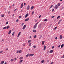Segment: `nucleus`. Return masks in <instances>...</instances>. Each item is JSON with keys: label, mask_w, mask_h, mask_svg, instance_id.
Masks as SVG:
<instances>
[{"label": "nucleus", "mask_w": 64, "mask_h": 64, "mask_svg": "<svg viewBox=\"0 0 64 64\" xmlns=\"http://www.w3.org/2000/svg\"><path fill=\"white\" fill-rule=\"evenodd\" d=\"M38 23H39V22H37L34 25V29H35L37 28V26L38 24Z\"/></svg>", "instance_id": "obj_1"}, {"label": "nucleus", "mask_w": 64, "mask_h": 64, "mask_svg": "<svg viewBox=\"0 0 64 64\" xmlns=\"http://www.w3.org/2000/svg\"><path fill=\"white\" fill-rule=\"evenodd\" d=\"M26 25H25L24 26L23 28H22L23 30H24V29L26 28Z\"/></svg>", "instance_id": "obj_2"}, {"label": "nucleus", "mask_w": 64, "mask_h": 64, "mask_svg": "<svg viewBox=\"0 0 64 64\" xmlns=\"http://www.w3.org/2000/svg\"><path fill=\"white\" fill-rule=\"evenodd\" d=\"M34 55V54H30L29 56H33Z\"/></svg>", "instance_id": "obj_3"}, {"label": "nucleus", "mask_w": 64, "mask_h": 64, "mask_svg": "<svg viewBox=\"0 0 64 64\" xmlns=\"http://www.w3.org/2000/svg\"><path fill=\"white\" fill-rule=\"evenodd\" d=\"M54 8L55 9H58V6H57V5H56L55 7Z\"/></svg>", "instance_id": "obj_4"}, {"label": "nucleus", "mask_w": 64, "mask_h": 64, "mask_svg": "<svg viewBox=\"0 0 64 64\" xmlns=\"http://www.w3.org/2000/svg\"><path fill=\"white\" fill-rule=\"evenodd\" d=\"M21 34V32H20L18 35V37H19V36H20Z\"/></svg>", "instance_id": "obj_5"}, {"label": "nucleus", "mask_w": 64, "mask_h": 64, "mask_svg": "<svg viewBox=\"0 0 64 64\" xmlns=\"http://www.w3.org/2000/svg\"><path fill=\"white\" fill-rule=\"evenodd\" d=\"M21 34V32H20L18 35V37H19V36H20Z\"/></svg>", "instance_id": "obj_6"}, {"label": "nucleus", "mask_w": 64, "mask_h": 64, "mask_svg": "<svg viewBox=\"0 0 64 64\" xmlns=\"http://www.w3.org/2000/svg\"><path fill=\"white\" fill-rule=\"evenodd\" d=\"M21 34V32H20L18 35V37H19V36H20Z\"/></svg>", "instance_id": "obj_7"}, {"label": "nucleus", "mask_w": 64, "mask_h": 64, "mask_svg": "<svg viewBox=\"0 0 64 64\" xmlns=\"http://www.w3.org/2000/svg\"><path fill=\"white\" fill-rule=\"evenodd\" d=\"M63 38V36L62 35H60V39H62Z\"/></svg>", "instance_id": "obj_8"}, {"label": "nucleus", "mask_w": 64, "mask_h": 64, "mask_svg": "<svg viewBox=\"0 0 64 64\" xmlns=\"http://www.w3.org/2000/svg\"><path fill=\"white\" fill-rule=\"evenodd\" d=\"M11 31H12V30H10L8 32V35H10V34H11Z\"/></svg>", "instance_id": "obj_9"}, {"label": "nucleus", "mask_w": 64, "mask_h": 64, "mask_svg": "<svg viewBox=\"0 0 64 64\" xmlns=\"http://www.w3.org/2000/svg\"><path fill=\"white\" fill-rule=\"evenodd\" d=\"M24 4L23 3L22 4H21V6L20 7L21 8H23V6Z\"/></svg>", "instance_id": "obj_10"}, {"label": "nucleus", "mask_w": 64, "mask_h": 64, "mask_svg": "<svg viewBox=\"0 0 64 64\" xmlns=\"http://www.w3.org/2000/svg\"><path fill=\"white\" fill-rule=\"evenodd\" d=\"M30 8V6L28 5V7L27 8V10H29Z\"/></svg>", "instance_id": "obj_11"}, {"label": "nucleus", "mask_w": 64, "mask_h": 64, "mask_svg": "<svg viewBox=\"0 0 64 64\" xmlns=\"http://www.w3.org/2000/svg\"><path fill=\"white\" fill-rule=\"evenodd\" d=\"M29 20V18L26 19L25 20V22H27V21H28Z\"/></svg>", "instance_id": "obj_12"}, {"label": "nucleus", "mask_w": 64, "mask_h": 64, "mask_svg": "<svg viewBox=\"0 0 64 64\" xmlns=\"http://www.w3.org/2000/svg\"><path fill=\"white\" fill-rule=\"evenodd\" d=\"M28 15H29V14H27L26 15V16H25V18H27V17H28Z\"/></svg>", "instance_id": "obj_13"}, {"label": "nucleus", "mask_w": 64, "mask_h": 64, "mask_svg": "<svg viewBox=\"0 0 64 64\" xmlns=\"http://www.w3.org/2000/svg\"><path fill=\"white\" fill-rule=\"evenodd\" d=\"M53 52V50H51L50 52V53H52Z\"/></svg>", "instance_id": "obj_14"}, {"label": "nucleus", "mask_w": 64, "mask_h": 64, "mask_svg": "<svg viewBox=\"0 0 64 64\" xmlns=\"http://www.w3.org/2000/svg\"><path fill=\"white\" fill-rule=\"evenodd\" d=\"M44 43H45V41H43L42 42V45H44Z\"/></svg>", "instance_id": "obj_15"}, {"label": "nucleus", "mask_w": 64, "mask_h": 64, "mask_svg": "<svg viewBox=\"0 0 64 64\" xmlns=\"http://www.w3.org/2000/svg\"><path fill=\"white\" fill-rule=\"evenodd\" d=\"M60 5H61V4L60 3H58V6L59 7L60 6Z\"/></svg>", "instance_id": "obj_16"}, {"label": "nucleus", "mask_w": 64, "mask_h": 64, "mask_svg": "<svg viewBox=\"0 0 64 64\" xmlns=\"http://www.w3.org/2000/svg\"><path fill=\"white\" fill-rule=\"evenodd\" d=\"M4 62H5L4 61L2 62H1V64H4Z\"/></svg>", "instance_id": "obj_17"}, {"label": "nucleus", "mask_w": 64, "mask_h": 64, "mask_svg": "<svg viewBox=\"0 0 64 64\" xmlns=\"http://www.w3.org/2000/svg\"><path fill=\"white\" fill-rule=\"evenodd\" d=\"M34 8V7L32 6L31 8V9H30L31 10H33V9Z\"/></svg>", "instance_id": "obj_18"}, {"label": "nucleus", "mask_w": 64, "mask_h": 64, "mask_svg": "<svg viewBox=\"0 0 64 64\" xmlns=\"http://www.w3.org/2000/svg\"><path fill=\"white\" fill-rule=\"evenodd\" d=\"M33 31L34 32V33H36V30H33Z\"/></svg>", "instance_id": "obj_19"}, {"label": "nucleus", "mask_w": 64, "mask_h": 64, "mask_svg": "<svg viewBox=\"0 0 64 64\" xmlns=\"http://www.w3.org/2000/svg\"><path fill=\"white\" fill-rule=\"evenodd\" d=\"M63 47H64V44H62L61 45V48H63Z\"/></svg>", "instance_id": "obj_20"}, {"label": "nucleus", "mask_w": 64, "mask_h": 64, "mask_svg": "<svg viewBox=\"0 0 64 64\" xmlns=\"http://www.w3.org/2000/svg\"><path fill=\"white\" fill-rule=\"evenodd\" d=\"M44 62H45V61H44V60H42L41 61L42 63H44Z\"/></svg>", "instance_id": "obj_21"}, {"label": "nucleus", "mask_w": 64, "mask_h": 64, "mask_svg": "<svg viewBox=\"0 0 64 64\" xmlns=\"http://www.w3.org/2000/svg\"><path fill=\"white\" fill-rule=\"evenodd\" d=\"M46 49V46H44V50H45Z\"/></svg>", "instance_id": "obj_22"}, {"label": "nucleus", "mask_w": 64, "mask_h": 64, "mask_svg": "<svg viewBox=\"0 0 64 64\" xmlns=\"http://www.w3.org/2000/svg\"><path fill=\"white\" fill-rule=\"evenodd\" d=\"M15 34V32H14L12 34V35L13 36H14V34Z\"/></svg>", "instance_id": "obj_23"}, {"label": "nucleus", "mask_w": 64, "mask_h": 64, "mask_svg": "<svg viewBox=\"0 0 64 64\" xmlns=\"http://www.w3.org/2000/svg\"><path fill=\"white\" fill-rule=\"evenodd\" d=\"M29 54H28L26 55V57H29Z\"/></svg>", "instance_id": "obj_24"}, {"label": "nucleus", "mask_w": 64, "mask_h": 64, "mask_svg": "<svg viewBox=\"0 0 64 64\" xmlns=\"http://www.w3.org/2000/svg\"><path fill=\"white\" fill-rule=\"evenodd\" d=\"M53 5H52L50 8V9H51V8H52L53 7Z\"/></svg>", "instance_id": "obj_25"}, {"label": "nucleus", "mask_w": 64, "mask_h": 64, "mask_svg": "<svg viewBox=\"0 0 64 64\" xmlns=\"http://www.w3.org/2000/svg\"><path fill=\"white\" fill-rule=\"evenodd\" d=\"M3 52V51L2 50L0 51V54H1V53H2Z\"/></svg>", "instance_id": "obj_26"}, {"label": "nucleus", "mask_w": 64, "mask_h": 64, "mask_svg": "<svg viewBox=\"0 0 64 64\" xmlns=\"http://www.w3.org/2000/svg\"><path fill=\"white\" fill-rule=\"evenodd\" d=\"M6 28V29H8L9 28H10V26H8Z\"/></svg>", "instance_id": "obj_27"}, {"label": "nucleus", "mask_w": 64, "mask_h": 64, "mask_svg": "<svg viewBox=\"0 0 64 64\" xmlns=\"http://www.w3.org/2000/svg\"><path fill=\"white\" fill-rule=\"evenodd\" d=\"M4 14H3L2 16V18H3V17H4Z\"/></svg>", "instance_id": "obj_28"}, {"label": "nucleus", "mask_w": 64, "mask_h": 64, "mask_svg": "<svg viewBox=\"0 0 64 64\" xmlns=\"http://www.w3.org/2000/svg\"><path fill=\"white\" fill-rule=\"evenodd\" d=\"M14 60V59H12L11 60H10V61H11L12 62V61H13Z\"/></svg>", "instance_id": "obj_29"}, {"label": "nucleus", "mask_w": 64, "mask_h": 64, "mask_svg": "<svg viewBox=\"0 0 64 64\" xmlns=\"http://www.w3.org/2000/svg\"><path fill=\"white\" fill-rule=\"evenodd\" d=\"M34 14V11L32 12V14L33 15V14Z\"/></svg>", "instance_id": "obj_30"}, {"label": "nucleus", "mask_w": 64, "mask_h": 64, "mask_svg": "<svg viewBox=\"0 0 64 64\" xmlns=\"http://www.w3.org/2000/svg\"><path fill=\"white\" fill-rule=\"evenodd\" d=\"M34 38H37V36H34Z\"/></svg>", "instance_id": "obj_31"}, {"label": "nucleus", "mask_w": 64, "mask_h": 64, "mask_svg": "<svg viewBox=\"0 0 64 64\" xmlns=\"http://www.w3.org/2000/svg\"><path fill=\"white\" fill-rule=\"evenodd\" d=\"M22 62H23V60H21L20 62V63H22Z\"/></svg>", "instance_id": "obj_32"}, {"label": "nucleus", "mask_w": 64, "mask_h": 64, "mask_svg": "<svg viewBox=\"0 0 64 64\" xmlns=\"http://www.w3.org/2000/svg\"><path fill=\"white\" fill-rule=\"evenodd\" d=\"M18 9H16L14 10V11L15 12H16V11H17V10H18Z\"/></svg>", "instance_id": "obj_33"}, {"label": "nucleus", "mask_w": 64, "mask_h": 64, "mask_svg": "<svg viewBox=\"0 0 64 64\" xmlns=\"http://www.w3.org/2000/svg\"><path fill=\"white\" fill-rule=\"evenodd\" d=\"M47 21V20L46 19H45L44 20V22H45L46 21Z\"/></svg>", "instance_id": "obj_34"}, {"label": "nucleus", "mask_w": 64, "mask_h": 64, "mask_svg": "<svg viewBox=\"0 0 64 64\" xmlns=\"http://www.w3.org/2000/svg\"><path fill=\"white\" fill-rule=\"evenodd\" d=\"M31 41V40H29L28 41V43H30Z\"/></svg>", "instance_id": "obj_35"}, {"label": "nucleus", "mask_w": 64, "mask_h": 64, "mask_svg": "<svg viewBox=\"0 0 64 64\" xmlns=\"http://www.w3.org/2000/svg\"><path fill=\"white\" fill-rule=\"evenodd\" d=\"M60 18V16H59L57 18V19H59Z\"/></svg>", "instance_id": "obj_36"}, {"label": "nucleus", "mask_w": 64, "mask_h": 64, "mask_svg": "<svg viewBox=\"0 0 64 64\" xmlns=\"http://www.w3.org/2000/svg\"><path fill=\"white\" fill-rule=\"evenodd\" d=\"M17 60V58H14V60H15V61H16V60Z\"/></svg>", "instance_id": "obj_37"}, {"label": "nucleus", "mask_w": 64, "mask_h": 64, "mask_svg": "<svg viewBox=\"0 0 64 64\" xmlns=\"http://www.w3.org/2000/svg\"><path fill=\"white\" fill-rule=\"evenodd\" d=\"M22 52V51L21 50H20L19 51V53H21Z\"/></svg>", "instance_id": "obj_38"}, {"label": "nucleus", "mask_w": 64, "mask_h": 64, "mask_svg": "<svg viewBox=\"0 0 64 64\" xmlns=\"http://www.w3.org/2000/svg\"><path fill=\"white\" fill-rule=\"evenodd\" d=\"M42 37V35L40 37V38H41Z\"/></svg>", "instance_id": "obj_39"}, {"label": "nucleus", "mask_w": 64, "mask_h": 64, "mask_svg": "<svg viewBox=\"0 0 64 64\" xmlns=\"http://www.w3.org/2000/svg\"><path fill=\"white\" fill-rule=\"evenodd\" d=\"M33 47L34 48H36V46H34Z\"/></svg>", "instance_id": "obj_40"}, {"label": "nucleus", "mask_w": 64, "mask_h": 64, "mask_svg": "<svg viewBox=\"0 0 64 64\" xmlns=\"http://www.w3.org/2000/svg\"><path fill=\"white\" fill-rule=\"evenodd\" d=\"M6 27H5L3 28V29H6Z\"/></svg>", "instance_id": "obj_41"}, {"label": "nucleus", "mask_w": 64, "mask_h": 64, "mask_svg": "<svg viewBox=\"0 0 64 64\" xmlns=\"http://www.w3.org/2000/svg\"><path fill=\"white\" fill-rule=\"evenodd\" d=\"M29 45L30 46H31V43H30V44Z\"/></svg>", "instance_id": "obj_42"}, {"label": "nucleus", "mask_w": 64, "mask_h": 64, "mask_svg": "<svg viewBox=\"0 0 64 64\" xmlns=\"http://www.w3.org/2000/svg\"><path fill=\"white\" fill-rule=\"evenodd\" d=\"M61 23L60 22V21H59V22H58V24H60V23Z\"/></svg>", "instance_id": "obj_43"}, {"label": "nucleus", "mask_w": 64, "mask_h": 64, "mask_svg": "<svg viewBox=\"0 0 64 64\" xmlns=\"http://www.w3.org/2000/svg\"><path fill=\"white\" fill-rule=\"evenodd\" d=\"M8 24V22H7L6 23V24L7 25Z\"/></svg>", "instance_id": "obj_44"}, {"label": "nucleus", "mask_w": 64, "mask_h": 64, "mask_svg": "<svg viewBox=\"0 0 64 64\" xmlns=\"http://www.w3.org/2000/svg\"><path fill=\"white\" fill-rule=\"evenodd\" d=\"M57 27H56L54 28V30H55L56 29H57Z\"/></svg>", "instance_id": "obj_45"}, {"label": "nucleus", "mask_w": 64, "mask_h": 64, "mask_svg": "<svg viewBox=\"0 0 64 64\" xmlns=\"http://www.w3.org/2000/svg\"><path fill=\"white\" fill-rule=\"evenodd\" d=\"M62 21V19H61L59 21H60V22H61Z\"/></svg>", "instance_id": "obj_46"}, {"label": "nucleus", "mask_w": 64, "mask_h": 64, "mask_svg": "<svg viewBox=\"0 0 64 64\" xmlns=\"http://www.w3.org/2000/svg\"><path fill=\"white\" fill-rule=\"evenodd\" d=\"M20 59H23V57H21L20 58Z\"/></svg>", "instance_id": "obj_47"}, {"label": "nucleus", "mask_w": 64, "mask_h": 64, "mask_svg": "<svg viewBox=\"0 0 64 64\" xmlns=\"http://www.w3.org/2000/svg\"><path fill=\"white\" fill-rule=\"evenodd\" d=\"M19 21V20H17L16 21V22H17Z\"/></svg>", "instance_id": "obj_48"}, {"label": "nucleus", "mask_w": 64, "mask_h": 64, "mask_svg": "<svg viewBox=\"0 0 64 64\" xmlns=\"http://www.w3.org/2000/svg\"><path fill=\"white\" fill-rule=\"evenodd\" d=\"M54 11V9H53L52 10V12H53V11Z\"/></svg>", "instance_id": "obj_49"}, {"label": "nucleus", "mask_w": 64, "mask_h": 64, "mask_svg": "<svg viewBox=\"0 0 64 64\" xmlns=\"http://www.w3.org/2000/svg\"><path fill=\"white\" fill-rule=\"evenodd\" d=\"M52 18H54L55 17V16H53L52 17Z\"/></svg>", "instance_id": "obj_50"}, {"label": "nucleus", "mask_w": 64, "mask_h": 64, "mask_svg": "<svg viewBox=\"0 0 64 64\" xmlns=\"http://www.w3.org/2000/svg\"><path fill=\"white\" fill-rule=\"evenodd\" d=\"M19 18H21V16H20L19 17Z\"/></svg>", "instance_id": "obj_51"}, {"label": "nucleus", "mask_w": 64, "mask_h": 64, "mask_svg": "<svg viewBox=\"0 0 64 64\" xmlns=\"http://www.w3.org/2000/svg\"><path fill=\"white\" fill-rule=\"evenodd\" d=\"M24 24V23H23L22 24V26H23Z\"/></svg>", "instance_id": "obj_52"}, {"label": "nucleus", "mask_w": 64, "mask_h": 64, "mask_svg": "<svg viewBox=\"0 0 64 64\" xmlns=\"http://www.w3.org/2000/svg\"><path fill=\"white\" fill-rule=\"evenodd\" d=\"M54 46H52V49H54Z\"/></svg>", "instance_id": "obj_53"}, {"label": "nucleus", "mask_w": 64, "mask_h": 64, "mask_svg": "<svg viewBox=\"0 0 64 64\" xmlns=\"http://www.w3.org/2000/svg\"><path fill=\"white\" fill-rule=\"evenodd\" d=\"M55 39L56 40H57V39H58V38H57V37H56V38Z\"/></svg>", "instance_id": "obj_54"}, {"label": "nucleus", "mask_w": 64, "mask_h": 64, "mask_svg": "<svg viewBox=\"0 0 64 64\" xmlns=\"http://www.w3.org/2000/svg\"><path fill=\"white\" fill-rule=\"evenodd\" d=\"M16 53H19V51H18H18H17Z\"/></svg>", "instance_id": "obj_55"}, {"label": "nucleus", "mask_w": 64, "mask_h": 64, "mask_svg": "<svg viewBox=\"0 0 64 64\" xmlns=\"http://www.w3.org/2000/svg\"><path fill=\"white\" fill-rule=\"evenodd\" d=\"M62 58H64V55H63V56H62Z\"/></svg>", "instance_id": "obj_56"}, {"label": "nucleus", "mask_w": 64, "mask_h": 64, "mask_svg": "<svg viewBox=\"0 0 64 64\" xmlns=\"http://www.w3.org/2000/svg\"><path fill=\"white\" fill-rule=\"evenodd\" d=\"M41 17V16H39V18H40V17Z\"/></svg>", "instance_id": "obj_57"}, {"label": "nucleus", "mask_w": 64, "mask_h": 64, "mask_svg": "<svg viewBox=\"0 0 64 64\" xmlns=\"http://www.w3.org/2000/svg\"><path fill=\"white\" fill-rule=\"evenodd\" d=\"M8 50V48H6V51H7V50Z\"/></svg>", "instance_id": "obj_58"}, {"label": "nucleus", "mask_w": 64, "mask_h": 64, "mask_svg": "<svg viewBox=\"0 0 64 64\" xmlns=\"http://www.w3.org/2000/svg\"><path fill=\"white\" fill-rule=\"evenodd\" d=\"M60 46H61L59 45V46H58V48H60Z\"/></svg>", "instance_id": "obj_59"}, {"label": "nucleus", "mask_w": 64, "mask_h": 64, "mask_svg": "<svg viewBox=\"0 0 64 64\" xmlns=\"http://www.w3.org/2000/svg\"><path fill=\"white\" fill-rule=\"evenodd\" d=\"M47 62L48 63H49V60H48L47 61Z\"/></svg>", "instance_id": "obj_60"}, {"label": "nucleus", "mask_w": 64, "mask_h": 64, "mask_svg": "<svg viewBox=\"0 0 64 64\" xmlns=\"http://www.w3.org/2000/svg\"><path fill=\"white\" fill-rule=\"evenodd\" d=\"M24 6H26V3L24 4Z\"/></svg>", "instance_id": "obj_61"}, {"label": "nucleus", "mask_w": 64, "mask_h": 64, "mask_svg": "<svg viewBox=\"0 0 64 64\" xmlns=\"http://www.w3.org/2000/svg\"><path fill=\"white\" fill-rule=\"evenodd\" d=\"M8 14H10V11L8 13Z\"/></svg>", "instance_id": "obj_62"}, {"label": "nucleus", "mask_w": 64, "mask_h": 64, "mask_svg": "<svg viewBox=\"0 0 64 64\" xmlns=\"http://www.w3.org/2000/svg\"><path fill=\"white\" fill-rule=\"evenodd\" d=\"M53 62H52L50 64H53Z\"/></svg>", "instance_id": "obj_63"}, {"label": "nucleus", "mask_w": 64, "mask_h": 64, "mask_svg": "<svg viewBox=\"0 0 64 64\" xmlns=\"http://www.w3.org/2000/svg\"><path fill=\"white\" fill-rule=\"evenodd\" d=\"M14 5H14V4H13L12 5V6L13 7L14 6Z\"/></svg>", "instance_id": "obj_64"}]
</instances>
